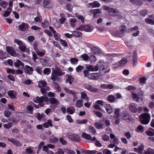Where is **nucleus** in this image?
<instances>
[{"label":"nucleus","instance_id":"nucleus-34","mask_svg":"<svg viewBox=\"0 0 154 154\" xmlns=\"http://www.w3.org/2000/svg\"><path fill=\"white\" fill-rule=\"evenodd\" d=\"M83 101L79 99L77 100L75 103V105L77 107L80 108L83 106Z\"/></svg>","mask_w":154,"mask_h":154},{"label":"nucleus","instance_id":"nucleus-62","mask_svg":"<svg viewBox=\"0 0 154 154\" xmlns=\"http://www.w3.org/2000/svg\"><path fill=\"white\" fill-rule=\"evenodd\" d=\"M20 49L23 52H24L26 51V47L25 45H22V44L19 46V47Z\"/></svg>","mask_w":154,"mask_h":154},{"label":"nucleus","instance_id":"nucleus-32","mask_svg":"<svg viewBox=\"0 0 154 154\" xmlns=\"http://www.w3.org/2000/svg\"><path fill=\"white\" fill-rule=\"evenodd\" d=\"M75 109L74 107L71 106L67 109V112L70 114H72L74 112Z\"/></svg>","mask_w":154,"mask_h":154},{"label":"nucleus","instance_id":"nucleus-41","mask_svg":"<svg viewBox=\"0 0 154 154\" xmlns=\"http://www.w3.org/2000/svg\"><path fill=\"white\" fill-rule=\"evenodd\" d=\"M115 99V97L114 96L110 95L108 96L107 100L109 102L112 103L114 101Z\"/></svg>","mask_w":154,"mask_h":154},{"label":"nucleus","instance_id":"nucleus-38","mask_svg":"<svg viewBox=\"0 0 154 154\" xmlns=\"http://www.w3.org/2000/svg\"><path fill=\"white\" fill-rule=\"evenodd\" d=\"M70 61L72 64L75 65L78 63L79 60L76 58H70Z\"/></svg>","mask_w":154,"mask_h":154},{"label":"nucleus","instance_id":"nucleus-31","mask_svg":"<svg viewBox=\"0 0 154 154\" xmlns=\"http://www.w3.org/2000/svg\"><path fill=\"white\" fill-rule=\"evenodd\" d=\"M73 35L75 37H79L82 36V33L81 32L78 31H74L72 32Z\"/></svg>","mask_w":154,"mask_h":154},{"label":"nucleus","instance_id":"nucleus-9","mask_svg":"<svg viewBox=\"0 0 154 154\" xmlns=\"http://www.w3.org/2000/svg\"><path fill=\"white\" fill-rule=\"evenodd\" d=\"M6 51L11 56L15 57L16 54L14 49L11 47L8 46L6 47Z\"/></svg>","mask_w":154,"mask_h":154},{"label":"nucleus","instance_id":"nucleus-57","mask_svg":"<svg viewBox=\"0 0 154 154\" xmlns=\"http://www.w3.org/2000/svg\"><path fill=\"white\" fill-rule=\"evenodd\" d=\"M12 124L11 122H9L8 124H6L4 125V127L8 129H10L12 126Z\"/></svg>","mask_w":154,"mask_h":154},{"label":"nucleus","instance_id":"nucleus-22","mask_svg":"<svg viewBox=\"0 0 154 154\" xmlns=\"http://www.w3.org/2000/svg\"><path fill=\"white\" fill-rule=\"evenodd\" d=\"M137 54L136 51H134L133 52V65H135L137 62Z\"/></svg>","mask_w":154,"mask_h":154},{"label":"nucleus","instance_id":"nucleus-46","mask_svg":"<svg viewBox=\"0 0 154 154\" xmlns=\"http://www.w3.org/2000/svg\"><path fill=\"white\" fill-rule=\"evenodd\" d=\"M132 97L134 101H135L137 102H138L140 99V100H142L141 99H139L138 95L136 93H132Z\"/></svg>","mask_w":154,"mask_h":154},{"label":"nucleus","instance_id":"nucleus-55","mask_svg":"<svg viewBox=\"0 0 154 154\" xmlns=\"http://www.w3.org/2000/svg\"><path fill=\"white\" fill-rule=\"evenodd\" d=\"M33 106H31L30 105H28L27 107V109L28 110L29 112V113L31 114L33 113Z\"/></svg>","mask_w":154,"mask_h":154},{"label":"nucleus","instance_id":"nucleus-18","mask_svg":"<svg viewBox=\"0 0 154 154\" xmlns=\"http://www.w3.org/2000/svg\"><path fill=\"white\" fill-rule=\"evenodd\" d=\"M51 3L50 0H43V5L45 8H51Z\"/></svg>","mask_w":154,"mask_h":154},{"label":"nucleus","instance_id":"nucleus-12","mask_svg":"<svg viewBox=\"0 0 154 154\" xmlns=\"http://www.w3.org/2000/svg\"><path fill=\"white\" fill-rule=\"evenodd\" d=\"M8 140L17 146L19 147L22 146L20 142L15 139L11 137H9L8 138Z\"/></svg>","mask_w":154,"mask_h":154},{"label":"nucleus","instance_id":"nucleus-14","mask_svg":"<svg viewBox=\"0 0 154 154\" xmlns=\"http://www.w3.org/2000/svg\"><path fill=\"white\" fill-rule=\"evenodd\" d=\"M85 88L86 89L90 92H97L98 91V89L90 85H86Z\"/></svg>","mask_w":154,"mask_h":154},{"label":"nucleus","instance_id":"nucleus-30","mask_svg":"<svg viewBox=\"0 0 154 154\" xmlns=\"http://www.w3.org/2000/svg\"><path fill=\"white\" fill-rule=\"evenodd\" d=\"M54 87L56 89V91L58 92H60L61 91V88L58 84L56 82H54L53 83Z\"/></svg>","mask_w":154,"mask_h":154},{"label":"nucleus","instance_id":"nucleus-53","mask_svg":"<svg viewBox=\"0 0 154 154\" xmlns=\"http://www.w3.org/2000/svg\"><path fill=\"white\" fill-rule=\"evenodd\" d=\"M51 72L50 69L48 68H45L43 70V72L44 74L48 75Z\"/></svg>","mask_w":154,"mask_h":154},{"label":"nucleus","instance_id":"nucleus-42","mask_svg":"<svg viewBox=\"0 0 154 154\" xmlns=\"http://www.w3.org/2000/svg\"><path fill=\"white\" fill-rule=\"evenodd\" d=\"M0 5L2 8H6L8 5V3L5 1H2L0 2Z\"/></svg>","mask_w":154,"mask_h":154},{"label":"nucleus","instance_id":"nucleus-17","mask_svg":"<svg viewBox=\"0 0 154 154\" xmlns=\"http://www.w3.org/2000/svg\"><path fill=\"white\" fill-rule=\"evenodd\" d=\"M148 111V109L145 107V125L149 123L150 119L149 114L145 113L146 112H147Z\"/></svg>","mask_w":154,"mask_h":154},{"label":"nucleus","instance_id":"nucleus-15","mask_svg":"<svg viewBox=\"0 0 154 154\" xmlns=\"http://www.w3.org/2000/svg\"><path fill=\"white\" fill-rule=\"evenodd\" d=\"M100 4L97 1H95L93 2L89 3L88 4V8H98L100 6Z\"/></svg>","mask_w":154,"mask_h":154},{"label":"nucleus","instance_id":"nucleus-54","mask_svg":"<svg viewBox=\"0 0 154 154\" xmlns=\"http://www.w3.org/2000/svg\"><path fill=\"white\" fill-rule=\"evenodd\" d=\"M139 119L141 123L144 124V113L140 115L139 117Z\"/></svg>","mask_w":154,"mask_h":154},{"label":"nucleus","instance_id":"nucleus-39","mask_svg":"<svg viewBox=\"0 0 154 154\" xmlns=\"http://www.w3.org/2000/svg\"><path fill=\"white\" fill-rule=\"evenodd\" d=\"M105 108L107 112L109 114H111L112 112V110L110 107V105L107 104L106 105Z\"/></svg>","mask_w":154,"mask_h":154},{"label":"nucleus","instance_id":"nucleus-33","mask_svg":"<svg viewBox=\"0 0 154 154\" xmlns=\"http://www.w3.org/2000/svg\"><path fill=\"white\" fill-rule=\"evenodd\" d=\"M94 125L98 129H103L104 128L103 124L100 123L96 122L94 124Z\"/></svg>","mask_w":154,"mask_h":154},{"label":"nucleus","instance_id":"nucleus-51","mask_svg":"<svg viewBox=\"0 0 154 154\" xmlns=\"http://www.w3.org/2000/svg\"><path fill=\"white\" fill-rule=\"evenodd\" d=\"M89 129L91 133L93 134H97L96 130L93 127L91 126H89Z\"/></svg>","mask_w":154,"mask_h":154},{"label":"nucleus","instance_id":"nucleus-49","mask_svg":"<svg viewBox=\"0 0 154 154\" xmlns=\"http://www.w3.org/2000/svg\"><path fill=\"white\" fill-rule=\"evenodd\" d=\"M81 57L83 59V60L85 61H87L89 60V57L88 55L86 54H83L81 55Z\"/></svg>","mask_w":154,"mask_h":154},{"label":"nucleus","instance_id":"nucleus-1","mask_svg":"<svg viewBox=\"0 0 154 154\" xmlns=\"http://www.w3.org/2000/svg\"><path fill=\"white\" fill-rule=\"evenodd\" d=\"M49 100L50 103L52 104H55L57 105L59 104V102L56 99L52 97L49 100L48 98L46 96H42L40 97L38 96L36 97L34 99V102L38 104L40 106H43L45 103L44 102H47Z\"/></svg>","mask_w":154,"mask_h":154},{"label":"nucleus","instance_id":"nucleus-27","mask_svg":"<svg viewBox=\"0 0 154 154\" xmlns=\"http://www.w3.org/2000/svg\"><path fill=\"white\" fill-rule=\"evenodd\" d=\"M14 65L16 67L19 68L20 66H24V64L20 60H18L14 63Z\"/></svg>","mask_w":154,"mask_h":154},{"label":"nucleus","instance_id":"nucleus-63","mask_svg":"<svg viewBox=\"0 0 154 154\" xmlns=\"http://www.w3.org/2000/svg\"><path fill=\"white\" fill-rule=\"evenodd\" d=\"M139 81L140 85L141 86L143 85L144 84V77H143L139 79Z\"/></svg>","mask_w":154,"mask_h":154},{"label":"nucleus","instance_id":"nucleus-43","mask_svg":"<svg viewBox=\"0 0 154 154\" xmlns=\"http://www.w3.org/2000/svg\"><path fill=\"white\" fill-rule=\"evenodd\" d=\"M76 20L75 19L72 18L70 19V25L72 27H74L75 25Z\"/></svg>","mask_w":154,"mask_h":154},{"label":"nucleus","instance_id":"nucleus-56","mask_svg":"<svg viewBox=\"0 0 154 154\" xmlns=\"http://www.w3.org/2000/svg\"><path fill=\"white\" fill-rule=\"evenodd\" d=\"M6 58V57L5 55L4 52L1 50H0V59H4Z\"/></svg>","mask_w":154,"mask_h":154},{"label":"nucleus","instance_id":"nucleus-16","mask_svg":"<svg viewBox=\"0 0 154 154\" xmlns=\"http://www.w3.org/2000/svg\"><path fill=\"white\" fill-rule=\"evenodd\" d=\"M33 71V68L28 65H25L24 69V72L28 74H32Z\"/></svg>","mask_w":154,"mask_h":154},{"label":"nucleus","instance_id":"nucleus-58","mask_svg":"<svg viewBox=\"0 0 154 154\" xmlns=\"http://www.w3.org/2000/svg\"><path fill=\"white\" fill-rule=\"evenodd\" d=\"M54 36L55 40L58 41L60 38V35L58 33L55 32V33H54Z\"/></svg>","mask_w":154,"mask_h":154},{"label":"nucleus","instance_id":"nucleus-61","mask_svg":"<svg viewBox=\"0 0 154 154\" xmlns=\"http://www.w3.org/2000/svg\"><path fill=\"white\" fill-rule=\"evenodd\" d=\"M60 43L63 46H64L65 47L67 46V44L66 41L60 39Z\"/></svg>","mask_w":154,"mask_h":154},{"label":"nucleus","instance_id":"nucleus-40","mask_svg":"<svg viewBox=\"0 0 154 154\" xmlns=\"http://www.w3.org/2000/svg\"><path fill=\"white\" fill-rule=\"evenodd\" d=\"M119 30L122 33H124L126 31V27L125 26L122 25L119 27Z\"/></svg>","mask_w":154,"mask_h":154},{"label":"nucleus","instance_id":"nucleus-36","mask_svg":"<svg viewBox=\"0 0 154 154\" xmlns=\"http://www.w3.org/2000/svg\"><path fill=\"white\" fill-rule=\"evenodd\" d=\"M145 21L148 24L154 25V17L152 19L149 18H146L145 19Z\"/></svg>","mask_w":154,"mask_h":154},{"label":"nucleus","instance_id":"nucleus-25","mask_svg":"<svg viewBox=\"0 0 154 154\" xmlns=\"http://www.w3.org/2000/svg\"><path fill=\"white\" fill-rule=\"evenodd\" d=\"M144 149L143 145H141L140 146H139L138 148H134V149L135 151L137 152L138 153L141 154L143 151Z\"/></svg>","mask_w":154,"mask_h":154},{"label":"nucleus","instance_id":"nucleus-60","mask_svg":"<svg viewBox=\"0 0 154 154\" xmlns=\"http://www.w3.org/2000/svg\"><path fill=\"white\" fill-rule=\"evenodd\" d=\"M89 60L91 63H93L96 61V59L95 56L93 55L91 56L89 58Z\"/></svg>","mask_w":154,"mask_h":154},{"label":"nucleus","instance_id":"nucleus-48","mask_svg":"<svg viewBox=\"0 0 154 154\" xmlns=\"http://www.w3.org/2000/svg\"><path fill=\"white\" fill-rule=\"evenodd\" d=\"M88 122V120L86 119H85L82 120H77V122L78 124H85Z\"/></svg>","mask_w":154,"mask_h":154},{"label":"nucleus","instance_id":"nucleus-11","mask_svg":"<svg viewBox=\"0 0 154 154\" xmlns=\"http://www.w3.org/2000/svg\"><path fill=\"white\" fill-rule=\"evenodd\" d=\"M82 137L87 140H90L92 141H95L96 140L95 137H94L92 138L90 135L85 132L82 134Z\"/></svg>","mask_w":154,"mask_h":154},{"label":"nucleus","instance_id":"nucleus-19","mask_svg":"<svg viewBox=\"0 0 154 154\" xmlns=\"http://www.w3.org/2000/svg\"><path fill=\"white\" fill-rule=\"evenodd\" d=\"M16 92L14 90H10L8 92V94L11 98L15 99L16 97Z\"/></svg>","mask_w":154,"mask_h":154},{"label":"nucleus","instance_id":"nucleus-20","mask_svg":"<svg viewBox=\"0 0 154 154\" xmlns=\"http://www.w3.org/2000/svg\"><path fill=\"white\" fill-rule=\"evenodd\" d=\"M80 94L81 95V98L82 99L85 100L87 102H88L89 100V98L88 97L87 94L85 92L81 91Z\"/></svg>","mask_w":154,"mask_h":154},{"label":"nucleus","instance_id":"nucleus-47","mask_svg":"<svg viewBox=\"0 0 154 154\" xmlns=\"http://www.w3.org/2000/svg\"><path fill=\"white\" fill-rule=\"evenodd\" d=\"M51 74L52 75L51 77V79L53 81H55L57 80L58 79V77H57V76L56 74H55L53 71H52Z\"/></svg>","mask_w":154,"mask_h":154},{"label":"nucleus","instance_id":"nucleus-28","mask_svg":"<svg viewBox=\"0 0 154 154\" xmlns=\"http://www.w3.org/2000/svg\"><path fill=\"white\" fill-rule=\"evenodd\" d=\"M43 126L45 128H48L49 126L52 127L53 125L51 121V120H48L47 121V122L44 123L43 124Z\"/></svg>","mask_w":154,"mask_h":154},{"label":"nucleus","instance_id":"nucleus-6","mask_svg":"<svg viewBox=\"0 0 154 154\" xmlns=\"http://www.w3.org/2000/svg\"><path fill=\"white\" fill-rule=\"evenodd\" d=\"M99 64L97 63L96 66L89 65L86 67V69L89 71H97L99 69Z\"/></svg>","mask_w":154,"mask_h":154},{"label":"nucleus","instance_id":"nucleus-13","mask_svg":"<svg viewBox=\"0 0 154 154\" xmlns=\"http://www.w3.org/2000/svg\"><path fill=\"white\" fill-rule=\"evenodd\" d=\"M97 63L99 64V66H100V69L101 70L105 69L108 67V63L104 62L103 60H100Z\"/></svg>","mask_w":154,"mask_h":154},{"label":"nucleus","instance_id":"nucleus-59","mask_svg":"<svg viewBox=\"0 0 154 154\" xmlns=\"http://www.w3.org/2000/svg\"><path fill=\"white\" fill-rule=\"evenodd\" d=\"M78 93L73 91L71 94L73 96V101L75 102L77 99V94Z\"/></svg>","mask_w":154,"mask_h":154},{"label":"nucleus","instance_id":"nucleus-3","mask_svg":"<svg viewBox=\"0 0 154 154\" xmlns=\"http://www.w3.org/2000/svg\"><path fill=\"white\" fill-rule=\"evenodd\" d=\"M103 9L106 11H108L110 15L113 16H116L118 15V11L116 9L110 8L107 6H103Z\"/></svg>","mask_w":154,"mask_h":154},{"label":"nucleus","instance_id":"nucleus-37","mask_svg":"<svg viewBox=\"0 0 154 154\" xmlns=\"http://www.w3.org/2000/svg\"><path fill=\"white\" fill-rule=\"evenodd\" d=\"M135 131L138 133H142L144 131V128L141 125H138Z\"/></svg>","mask_w":154,"mask_h":154},{"label":"nucleus","instance_id":"nucleus-44","mask_svg":"<svg viewBox=\"0 0 154 154\" xmlns=\"http://www.w3.org/2000/svg\"><path fill=\"white\" fill-rule=\"evenodd\" d=\"M145 154H154L153 150L150 148H148L145 151Z\"/></svg>","mask_w":154,"mask_h":154},{"label":"nucleus","instance_id":"nucleus-26","mask_svg":"<svg viewBox=\"0 0 154 154\" xmlns=\"http://www.w3.org/2000/svg\"><path fill=\"white\" fill-rule=\"evenodd\" d=\"M127 62V59L125 58H123L117 63V65L119 66H123Z\"/></svg>","mask_w":154,"mask_h":154},{"label":"nucleus","instance_id":"nucleus-35","mask_svg":"<svg viewBox=\"0 0 154 154\" xmlns=\"http://www.w3.org/2000/svg\"><path fill=\"white\" fill-rule=\"evenodd\" d=\"M74 81L73 78L70 75L68 76L67 79L66 80V82L69 83L70 84H71Z\"/></svg>","mask_w":154,"mask_h":154},{"label":"nucleus","instance_id":"nucleus-2","mask_svg":"<svg viewBox=\"0 0 154 154\" xmlns=\"http://www.w3.org/2000/svg\"><path fill=\"white\" fill-rule=\"evenodd\" d=\"M128 108L131 112L136 113L137 112L138 113H140L142 109L141 107H139L137 108L135 104L134 103L130 104L129 105Z\"/></svg>","mask_w":154,"mask_h":154},{"label":"nucleus","instance_id":"nucleus-24","mask_svg":"<svg viewBox=\"0 0 154 154\" xmlns=\"http://www.w3.org/2000/svg\"><path fill=\"white\" fill-rule=\"evenodd\" d=\"M36 54L40 57H43L45 55L46 53V51L43 49L38 50L35 52Z\"/></svg>","mask_w":154,"mask_h":154},{"label":"nucleus","instance_id":"nucleus-4","mask_svg":"<svg viewBox=\"0 0 154 154\" xmlns=\"http://www.w3.org/2000/svg\"><path fill=\"white\" fill-rule=\"evenodd\" d=\"M88 78L91 79L98 80L102 79V75L98 73H94L89 75Z\"/></svg>","mask_w":154,"mask_h":154},{"label":"nucleus","instance_id":"nucleus-29","mask_svg":"<svg viewBox=\"0 0 154 154\" xmlns=\"http://www.w3.org/2000/svg\"><path fill=\"white\" fill-rule=\"evenodd\" d=\"M38 87L40 88H41L42 87H45L47 85L46 82L45 81L43 80H40L38 82Z\"/></svg>","mask_w":154,"mask_h":154},{"label":"nucleus","instance_id":"nucleus-7","mask_svg":"<svg viewBox=\"0 0 154 154\" xmlns=\"http://www.w3.org/2000/svg\"><path fill=\"white\" fill-rule=\"evenodd\" d=\"M68 138L70 140L75 142H78L80 140V137L76 134H72L69 135Z\"/></svg>","mask_w":154,"mask_h":154},{"label":"nucleus","instance_id":"nucleus-21","mask_svg":"<svg viewBox=\"0 0 154 154\" xmlns=\"http://www.w3.org/2000/svg\"><path fill=\"white\" fill-rule=\"evenodd\" d=\"M91 53L96 55H98L100 53L99 49L96 47H93L91 48Z\"/></svg>","mask_w":154,"mask_h":154},{"label":"nucleus","instance_id":"nucleus-23","mask_svg":"<svg viewBox=\"0 0 154 154\" xmlns=\"http://www.w3.org/2000/svg\"><path fill=\"white\" fill-rule=\"evenodd\" d=\"M101 87L104 89L108 88L109 89H111L114 88V85H113L111 84H102L101 85Z\"/></svg>","mask_w":154,"mask_h":154},{"label":"nucleus","instance_id":"nucleus-45","mask_svg":"<svg viewBox=\"0 0 154 154\" xmlns=\"http://www.w3.org/2000/svg\"><path fill=\"white\" fill-rule=\"evenodd\" d=\"M46 89L44 88H41V91L43 94H44L46 92V91H48L50 90V88L47 86L46 87Z\"/></svg>","mask_w":154,"mask_h":154},{"label":"nucleus","instance_id":"nucleus-64","mask_svg":"<svg viewBox=\"0 0 154 154\" xmlns=\"http://www.w3.org/2000/svg\"><path fill=\"white\" fill-rule=\"evenodd\" d=\"M34 20L36 22H41L42 20V18L40 16H37L35 17L34 19Z\"/></svg>","mask_w":154,"mask_h":154},{"label":"nucleus","instance_id":"nucleus-5","mask_svg":"<svg viewBox=\"0 0 154 154\" xmlns=\"http://www.w3.org/2000/svg\"><path fill=\"white\" fill-rule=\"evenodd\" d=\"M78 30L84 31L86 32H91L93 29L92 27L88 25L81 26L77 29Z\"/></svg>","mask_w":154,"mask_h":154},{"label":"nucleus","instance_id":"nucleus-10","mask_svg":"<svg viewBox=\"0 0 154 154\" xmlns=\"http://www.w3.org/2000/svg\"><path fill=\"white\" fill-rule=\"evenodd\" d=\"M18 28L21 31H25L28 30L29 28V26L27 23H22L19 26Z\"/></svg>","mask_w":154,"mask_h":154},{"label":"nucleus","instance_id":"nucleus-8","mask_svg":"<svg viewBox=\"0 0 154 154\" xmlns=\"http://www.w3.org/2000/svg\"><path fill=\"white\" fill-rule=\"evenodd\" d=\"M102 11V10L100 9H97L91 10L90 11L91 14H93V18H95L97 15L100 14Z\"/></svg>","mask_w":154,"mask_h":154},{"label":"nucleus","instance_id":"nucleus-52","mask_svg":"<svg viewBox=\"0 0 154 154\" xmlns=\"http://www.w3.org/2000/svg\"><path fill=\"white\" fill-rule=\"evenodd\" d=\"M65 152L68 154H75V152L73 150L69 149H65Z\"/></svg>","mask_w":154,"mask_h":154},{"label":"nucleus","instance_id":"nucleus-50","mask_svg":"<svg viewBox=\"0 0 154 154\" xmlns=\"http://www.w3.org/2000/svg\"><path fill=\"white\" fill-rule=\"evenodd\" d=\"M84 69V67L83 66L79 65L76 68V70L77 72H79Z\"/></svg>","mask_w":154,"mask_h":154}]
</instances>
